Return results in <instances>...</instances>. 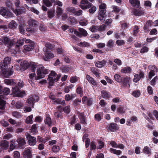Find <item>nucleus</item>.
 Instances as JSON below:
<instances>
[{"instance_id": "f257e3e1", "label": "nucleus", "mask_w": 158, "mask_h": 158, "mask_svg": "<svg viewBox=\"0 0 158 158\" xmlns=\"http://www.w3.org/2000/svg\"><path fill=\"white\" fill-rule=\"evenodd\" d=\"M79 6L83 10L89 8V13L91 14L94 13L97 10L96 6L89 2L88 0H81L80 4Z\"/></svg>"}, {"instance_id": "f03ea898", "label": "nucleus", "mask_w": 158, "mask_h": 158, "mask_svg": "<svg viewBox=\"0 0 158 158\" xmlns=\"http://www.w3.org/2000/svg\"><path fill=\"white\" fill-rule=\"evenodd\" d=\"M106 5L104 3H102L99 6L98 19L101 21L105 20L106 16Z\"/></svg>"}, {"instance_id": "7ed1b4c3", "label": "nucleus", "mask_w": 158, "mask_h": 158, "mask_svg": "<svg viewBox=\"0 0 158 158\" xmlns=\"http://www.w3.org/2000/svg\"><path fill=\"white\" fill-rule=\"evenodd\" d=\"M28 27L26 29V31L30 33L33 34L36 31L38 27L37 22L36 20L31 19L28 21Z\"/></svg>"}, {"instance_id": "20e7f679", "label": "nucleus", "mask_w": 158, "mask_h": 158, "mask_svg": "<svg viewBox=\"0 0 158 158\" xmlns=\"http://www.w3.org/2000/svg\"><path fill=\"white\" fill-rule=\"evenodd\" d=\"M114 78L115 80L117 82L121 83L123 87H126L128 85H130L129 83L130 78L127 76L123 77L119 74H115L114 75Z\"/></svg>"}, {"instance_id": "39448f33", "label": "nucleus", "mask_w": 158, "mask_h": 158, "mask_svg": "<svg viewBox=\"0 0 158 158\" xmlns=\"http://www.w3.org/2000/svg\"><path fill=\"white\" fill-rule=\"evenodd\" d=\"M49 70L45 68L42 65L38 66L37 71V79H39L43 78L45 75L48 74Z\"/></svg>"}, {"instance_id": "423d86ee", "label": "nucleus", "mask_w": 158, "mask_h": 158, "mask_svg": "<svg viewBox=\"0 0 158 158\" xmlns=\"http://www.w3.org/2000/svg\"><path fill=\"white\" fill-rule=\"evenodd\" d=\"M5 83L8 85L12 86V91L15 95L20 91L19 88L13 79H6L4 80Z\"/></svg>"}, {"instance_id": "0eeeda50", "label": "nucleus", "mask_w": 158, "mask_h": 158, "mask_svg": "<svg viewBox=\"0 0 158 158\" xmlns=\"http://www.w3.org/2000/svg\"><path fill=\"white\" fill-rule=\"evenodd\" d=\"M7 64L6 67H4L1 70V75L3 78H7L9 76L12 75L14 73V69L13 68V66L11 68H8V65Z\"/></svg>"}, {"instance_id": "6e6552de", "label": "nucleus", "mask_w": 158, "mask_h": 158, "mask_svg": "<svg viewBox=\"0 0 158 158\" xmlns=\"http://www.w3.org/2000/svg\"><path fill=\"white\" fill-rule=\"evenodd\" d=\"M39 100V98L37 96L35 95H31L28 98L26 102L28 106H31L33 108L35 103L38 102Z\"/></svg>"}, {"instance_id": "1a4fd4ad", "label": "nucleus", "mask_w": 158, "mask_h": 158, "mask_svg": "<svg viewBox=\"0 0 158 158\" xmlns=\"http://www.w3.org/2000/svg\"><path fill=\"white\" fill-rule=\"evenodd\" d=\"M0 14L6 18L12 17L13 15L12 12L4 7L0 9Z\"/></svg>"}, {"instance_id": "9d476101", "label": "nucleus", "mask_w": 158, "mask_h": 158, "mask_svg": "<svg viewBox=\"0 0 158 158\" xmlns=\"http://www.w3.org/2000/svg\"><path fill=\"white\" fill-rule=\"evenodd\" d=\"M78 30L79 31L74 29H72V31H73L74 34L79 37H81L82 36H86L87 35L88 33L87 31L83 28H79Z\"/></svg>"}, {"instance_id": "9b49d317", "label": "nucleus", "mask_w": 158, "mask_h": 158, "mask_svg": "<svg viewBox=\"0 0 158 158\" xmlns=\"http://www.w3.org/2000/svg\"><path fill=\"white\" fill-rule=\"evenodd\" d=\"M25 135L28 140V143L29 145L32 146L36 144L37 141L35 137L31 135L27 132L25 133Z\"/></svg>"}, {"instance_id": "f8f14e48", "label": "nucleus", "mask_w": 158, "mask_h": 158, "mask_svg": "<svg viewBox=\"0 0 158 158\" xmlns=\"http://www.w3.org/2000/svg\"><path fill=\"white\" fill-rule=\"evenodd\" d=\"M3 39V44L10 48L13 45V43L12 40L8 37L7 36H3L2 37Z\"/></svg>"}, {"instance_id": "ddd939ff", "label": "nucleus", "mask_w": 158, "mask_h": 158, "mask_svg": "<svg viewBox=\"0 0 158 158\" xmlns=\"http://www.w3.org/2000/svg\"><path fill=\"white\" fill-rule=\"evenodd\" d=\"M56 73L53 71L51 72L49 75L48 78V81L49 85L50 86H53L55 81V79L54 77H56Z\"/></svg>"}, {"instance_id": "4468645a", "label": "nucleus", "mask_w": 158, "mask_h": 158, "mask_svg": "<svg viewBox=\"0 0 158 158\" xmlns=\"http://www.w3.org/2000/svg\"><path fill=\"white\" fill-rule=\"evenodd\" d=\"M20 3L19 0H15V4L16 8L14 9V12L17 15H19L23 13V11L20 9L19 5Z\"/></svg>"}, {"instance_id": "2eb2a0df", "label": "nucleus", "mask_w": 158, "mask_h": 158, "mask_svg": "<svg viewBox=\"0 0 158 158\" xmlns=\"http://www.w3.org/2000/svg\"><path fill=\"white\" fill-rule=\"evenodd\" d=\"M35 47V43L34 42H31L29 44H28L24 46L23 52H29L32 51L33 49Z\"/></svg>"}, {"instance_id": "dca6fc26", "label": "nucleus", "mask_w": 158, "mask_h": 158, "mask_svg": "<svg viewBox=\"0 0 158 158\" xmlns=\"http://www.w3.org/2000/svg\"><path fill=\"white\" fill-rule=\"evenodd\" d=\"M11 59L9 57H7L5 58L3 60V62L0 64V69L1 70L4 67H6L7 64H9L10 62Z\"/></svg>"}, {"instance_id": "f3484780", "label": "nucleus", "mask_w": 158, "mask_h": 158, "mask_svg": "<svg viewBox=\"0 0 158 158\" xmlns=\"http://www.w3.org/2000/svg\"><path fill=\"white\" fill-rule=\"evenodd\" d=\"M144 73L143 71H140L139 74H135L134 75L133 81L136 83L138 82L140 79L144 78Z\"/></svg>"}, {"instance_id": "a211bd4d", "label": "nucleus", "mask_w": 158, "mask_h": 158, "mask_svg": "<svg viewBox=\"0 0 158 158\" xmlns=\"http://www.w3.org/2000/svg\"><path fill=\"white\" fill-rule=\"evenodd\" d=\"M153 22L151 20H147L145 23L143 29L145 32H148L150 30V27L152 26Z\"/></svg>"}, {"instance_id": "6ab92c4d", "label": "nucleus", "mask_w": 158, "mask_h": 158, "mask_svg": "<svg viewBox=\"0 0 158 158\" xmlns=\"http://www.w3.org/2000/svg\"><path fill=\"white\" fill-rule=\"evenodd\" d=\"M54 56V54L49 51H48V49L46 51L45 56L43 57V58L45 61H48L49 59L52 58Z\"/></svg>"}, {"instance_id": "aec40b11", "label": "nucleus", "mask_w": 158, "mask_h": 158, "mask_svg": "<svg viewBox=\"0 0 158 158\" xmlns=\"http://www.w3.org/2000/svg\"><path fill=\"white\" fill-rule=\"evenodd\" d=\"M23 156L24 158H32L31 152L29 148H26L23 153Z\"/></svg>"}, {"instance_id": "412c9836", "label": "nucleus", "mask_w": 158, "mask_h": 158, "mask_svg": "<svg viewBox=\"0 0 158 158\" xmlns=\"http://www.w3.org/2000/svg\"><path fill=\"white\" fill-rule=\"evenodd\" d=\"M129 2L135 8H139L140 6V2L139 0H129Z\"/></svg>"}, {"instance_id": "4be33fe9", "label": "nucleus", "mask_w": 158, "mask_h": 158, "mask_svg": "<svg viewBox=\"0 0 158 158\" xmlns=\"http://www.w3.org/2000/svg\"><path fill=\"white\" fill-rule=\"evenodd\" d=\"M133 13L134 15L136 16H141L144 14V10L137 9H134Z\"/></svg>"}, {"instance_id": "5701e85b", "label": "nucleus", "mask_w": 158, "mask_h": 158, "mask_svg": "<svg viewBox=\"0 0 158 158\" xmlns=\"http://www.w3.org/2000/svg\"><path fill=\"white\" fill-rule=\"evenodd\" d=\"M90 71L97 77L99 78L100 77V70L99 69L93 67L91 68Z\"/></svg>"}, {"instance_id": "b1692460", "label": "nucleus", "mask_w": 158, "mask_h": 158, "mask_svg": "<svg viewBox=\"0 0 158 158\" xmlns=\"http://www.w3.org/2000/svg\"><path fill=\"white\" fill-rule=\"evenodd\" d=\"M0 146L3 149H6L9 147V142L5 140H2L0 143Z\"/></svg>"}, {"instance_id": "393cba45", "label": "nucleus", "mask_w": 158, "mask_h": 158, "mask_svg": "<svg viewBox=\"0 0 158 158\" xmlns=\"http://www.w3.org/2000/svg\"><path fill=\"white\" fill-rule=\"evenodd\" d=\"M106 63V61L105 60L102 61H98L95 63L96 66L99 68H101L105 66Z\"/></svg>"}, {"instance_id": "a878e982", "label": "nucleus", "mask_w": 158, "mask_h": 158, "mask_svg": "<svg viewBox=\"0 0 158 158\" xmlns=\"http://www.w3.org/2000/svg\"><path fill=\"white\" fill-rule=\"evenodd\" d=\"M120 71L123 73H130L131 72L132 69L130 67L127 66L121 69Z\"/></svg>"}, {"instance_id": "bb28decb", "label": "nucleus", "mask_w": 158, "mask_h": 158, "mask_svg": "<svg viewBox=\"0 0 158 158\" xmlns=\"http://www.w3.org/2000/svg\"><path fill=\"white\" fill-rule=\"evenodd\" d=\"M101 94L102 97L105 99H108L110 97V94L106 90H103L101 91Z\"/></svg>"}, {"instance_id": "cd10ccee", "label": "nucleus", "mask_w": 158, "mask_h": 158, "mask_svg": "<svg viewBox=\"0 0 158 158\" xmlns=\"http://www.w3.org/2000/svg\"><path fill=\"white\" fill-rule=\"evenodd\" d=\"M86 78L89 83H91L94 85H96L97 82L94 80V78L91 77L90 75L87 74L86 75Z\"/></svg>"}, {"instance_id": "c85d7f7f", "label": "nucleus", "mask_w": 158, "mask_h": 158, "mask_svg": "<svg viewBox=\"0 0 158 158\" xmlns=\"http://www.w3.org/2000/svg\"><path fill=\"white\" fill-rule=\"evenodd\" d=\"M78 117L82 124L85 125L87 123L85 120L84 114L82 113H80L78 115Z\"/></svg>"}, {"instance_id": "c756f323", "label": "nucleus", "mask_w": 158, "mask_h": 158, "mask_svg": "<svg viewBox=\"0 0 158 158\" xmlns=\"http://www.w3.org/2000/svg\"><path fill=\"white\" fill-rule=\"evenodd\" d=\"M76 92L79 94L80 97L83 96V91L82 88L81 86L78 85V86L76 89Z\"/></svg>"}, {"instance_id": "7c9ffc66", "label": "nucleus", "mask_w": 158, "mask_h": 158, "mask_svg": "<svg viewBox=\"0 0 158 158\" xmlns=\"http://www.w3.org/2000/svg\"><path fill=\"white\" fill-rule=\"evenodd\" d=\"M9 123L12 125H15L16 127H19L21 125V122H16V121L11 118H10L8 119Z\"/></svg>"}, {"instance_id": "2f4dec72", "label": "nucleus", "mask_w": 158, "mask_h": 158, "mask_svg": "<svg viewBox=\"0 0 158 158\" xmlns=\"http://www.w3.org/2000/svg\"><path fill=\"white\" fill-rule=\"evenodd\" d=\"M24 38L21 37L20 39L18 40L15 43V45L17 47L22 46L24 44Z\"/></svg>"}, {"instance_id": "473e14b6", "label": "nucleus", "mask_w": 158, "mask_h": 158, "mask_svg": "<svg viewBox=\"0 0 158 158\" xmlns=\"http://www.w3.org/2000/svg\"><path fill=\"white\" fill-rule=\"evenodd\" d=\"M18 26V24L14 20H12L9 24L10 28L14 29Z\"/></svg>"}, {"instance_id": "72a5a7b5", "label": "nucleus", "mask_w": 158, "mask_h": 158, "mask_svg": "<svg viewBox=\"0 0 158 158\" xmlns=\"http://www.w3.org/2000/svg\"><path fill=\"white\" fill-rule=\"evenodd\" d=\"M55 10L53 9H50L48 11V17L50 19L53 18L55 15Z\"/></svg>"}, {"instance_id": "f704fd0d", "label": "nucleus", "mask_w": 158, "mask_h": 158, "mask_svg": "<svg viewBox=\"0 0 158 158\" xmlns=\"http://www.w3.org/2000/svg\"><path fill=\"white\" fill-rule=\"evenodd\" d=\"M36 67L37 65L35 63L31 62L30 63L29 68L28 69H30L32 72L35 73Z\"/></svg>"}, {"instance_id": "c9c22d12", "label": "nucleus", "mask_w": 158, "mask_h": 158, "mask_svg": "<svg viewBox=\"0 0 158 158\" xmlns=\"http://www.w3.org/2000/svg\"><path fill=\"white\" fill-rule=\"evenodd\" d=\"M16 141H15V140H12L10 141V151H12L14 150L16 146L17 145L16 143Z\"/></svg>"}, {"instance_id": "e433bc0d", "label": "nucleus", "mask_w": 158, "mask_h": 158, "mask_svg": "<svg viewBox=\"0 0 158 158\" xmlns=\"http://www.w3.org/2000/svg\"><path fill=\"white\" fill-rule=\"evenodd\" d=\"M6 6L12 10L14 11V8H13L14 5L12 2L10 0H7L6 2Z\"/></svg>"}, {"instance_id": "4c0bfd02", "label": "nucleus", "mask_w": 158, "mask_h": 158, "mask_svg": "<svg viewBox=\"0 0 158 158\" xmlns=\"http://www.w3.org/2000/svg\"><path fill=\"white\" fill-rule=\"evenodd\" d=\"M109 151L111 153L116 154L117 155H120L122 153V151L120 150H117L113 148H110Z\"/></svg>"}, {"instance_id": "58836bf2", "label": "nucleus", "mask_w": 158, "mask_h": 158, "mask_svg": "<svg viewBox=\"0 0 158 158\" xmlns=\"http://www.w3.org/2000/svg\"><path fill=\"white\" fill-rule=\"evenodd\" d=\"M6 102L0 97V109L4 110L5 108Z\"/></svg>"}, {"instance_id": "ea45409f", "label": "nucleus", "mask_w": 158, "mask_h": 158, "mask_svg": "<svg viewBox=\"0 0 158 158\" xmlns=\"http://www.w3.org/2000/svg\"><path fill=\"white\" fill-rule=\"evenodd\" d=\"M18 144L20 145H25L26 143V142L24 139L22 138H19L16 141Z\"/></svg>"}, {"instance_id": "a19ab883", "label": "nucleus", "mask_w": 158, "mask_h": 158, "mask_svg": "<svg viewBox=\"0 0 158 158\" xmlns=\"http://www.w3.org/2000/svg\"><path fill=\"white\" fill-rule=\"evenodd\" d=\"M143 153L149 155L151 154V151L150 149L147 146H146L143 149Z\"/></svg>"}, {"instance_id": "79ce46f5", "label": "nucleus", "mask_w": 158, "mask_h": 158, "mask_svg": "<svg viewBox=\"0 0 158 158\" xmlns=\"http://www.w3.org/2000/svg\"><path fill=\"white\" fill-rule=\"evenodd\" d=\"M44 122L45 124L48 125L49 127L51 125L52 120L51 118L49 116L47 117L44 120Z\"/></svg>"}, {"instance_id": "37998d69", "label": "nucleus", "mask_w": 158, "mask_h": 158, "mask_svg": "<svg viewBox=\"0 0 158 158\" xmlns=\"http://www.w3.org/2000/svg\"><path fill=\"white\" fill-rule=\"evenodd\" d=\"M10 90L9 88L4 87L3 88L2 94L5 95H7L10 93Z\"/></svg>"}, {"instance_id": "c03bdc74", "label": "nucleus", "mask_w": 158, "mask_h": 158, "mask_svg": "<svg viewBox=\"0 0 158 158\" xmlns=\"http://www.w3.org/2000/svg\"><path fill=\"white\" fill-rule=\"evenodd\" d=\"M33 115L31 114L28 116L26 119V122L27 123L31 124L33 123L32 118H33Z\"/></svg>"}, {"instance_id": "a18cd8bd", "label": "nucleus", "mask_w": 158, "mask_h": 158, "mask_svg": "<svg viewBox=\"0 0 158 158\" xmlns=\"http://www.w3.org/2000/svg\"><path fill=\"white\" fill-rule=\"evenodd\" d=\"M88 20L86 19H82L79 22V24L82 26H85L88 24Z\"/></svg>"}, {"instance_id": "49530a36", "label": "nucleus", "mask_w": 158, "mask_h": 158, "mask_svg": "<svg viewBox=\"0 0 158 158\" xmlns=\"http://www.w3.org/2000/svg\"><path fill=\"white\" fill-rule=\"evenodd\" d=\"M25 95V92L24 91H19L15 96L18 97H23Z\"/></svg>"}, {"instance_id": "de8ad7c7", "label": "nucleus", "mask_w": 158, "mask_h": 158, "mask_svg": "<svg viewBox=\"0 0 158 158\" xmlns=\"http://www.w3.org/2000/svg\"><path fill=\"white\" fill-rule=\"evenodd\" d=\"M106 27V25L105 24H102L101 25H100L99 26L97 27V30L99 31H104Z\"/></svg>"}, {"instance_id": "09e8293b", "label": "nucleus", "mask_w": 158, "mask_h": 158, "mask_svg": "<svg viewBox=\"0 0 158 158\" xmlns=\"http://www.w3.org/2000/svg\"><path fill=\"white\" fill-rule=\"evenodd\" d=\"M148 68H150V71H152L155 72H158V69L155 65L152 66L150 65L148 66Z\"/></svg>"}, {"instance_id": "8fccbe9b", "label": "nucleus", "mask_w": 158, "mask_h": 158, "mask_svg": "<svg viewBox=\"0 0 158 158\" xmlns=\"http://www.w3.org/2000/svg\"><path fill=\"white\" fill-rule=\"evenodd\" d=\"M158 79V77L157 76L155 77L150 82V84L152 86H155L156 84V82Z\"/></svg>"}, {"instance_id": "3c124183", "label": "nucleus", "mask_w": 158, "mask_h": 158, "mask_svg": "<svg viewBox=\"0 0 158 158\" xmlns=\"http://www.w3.org/2000/svg\"><path fill=\"white\" fill-rule=\"evenodd\" d=\"M43 1L44 4L47 7L51 6L52 5V3L49 0H43Z\"/></svg>"}, {"instance_id": "603ef678", "label": "nucleus", "mask_w": 158, "mask_h": 158, "mask_svg": "<svg viewBox=\"0 0 158 158\" xmlns=\"http://www.w3.org/2000/svg\"><path fill=\"white\" fill-rule=\"evenodd\" d=\"M114 44V42L113 41V40L111 39L109 40L108 42L107 46L109 48H112L113 47V45Z\"/></svg>"}, {"instance_id": "864d4df0", "label": "nucleus", "mask_w": 158, "mask_h": 158, "mask_svg": "<svg viewBox=\"0 0 158 158\" xmlns=\"http://www.w3.org/2000/svg\"><path fill=\"white\" fill-rule=\"evenodd\" d=\"M12 115L14 117L16 118H19L21 116V114L20 113L17 111H14L12 113Z\"/></svg>"}, {"instance_id": "5fc2aeb1", "label": "nucleus", "mask_w": 158, "mask_h": 158, "mask_svg": "<svg viewBox=\"0 0 158 158\" xmlns=\"http://www.w3.org/2000/svg\"><path fill=\"white\" fill-rule=\"evenodd\" d=\"M68 19L70 23L73 24H76L77 22V19L74 17L72 16L70 17Z\"/></svg>"}, {"instance_id": "6e6d98bb", "label": "nucleus", "mask_w": 158, "mask_h": 158, "mask_svg": "<svg viewBox=\"0 0 158 158\" xmlns=\"http://www.w3.org/2000/svg\"><path fill=\"white\" fill-rule=\"evenodd\" d=\"M54 115L56 118H62L63 117L62 113L60 111H57L56 112H55L54 114Z\"/></svg>"}, {"instance_id": "4d7b16f0", "label": "nucleus", "mask_w": 158, "mask_h": 158, "mask_svg": "<svg viewBox=\"0 0 158 158\" xmlns=\"http://www.w3.org/2000/svg\"><path fill=\"white\" fill-rule=\"evenodd\" d=\"M60 69L63 73H66L69 71V67L67 66H62L60 68Z\"/></svg>"}, {"instance_id": "13d9d810", "label": "nucleus", "mask_w": 158, "mask_h": 158, "mask_svg": "<svg viewBox=\"0 0 158 158\" xmlns=\"http://www.w3.org/2000/svg\"><path fill=\"white\" fill-rule=\"evenodd\" d=\"M15 106L17 109H19L23 107V104L20 102L18 101L16 102Z\"/></svg>"}, {"instance_id": "bf43d9fd", "label": "nucleus", "mask_w": 158, "mask_h": 158, "mask_svg": "<svg viewBox=\"0 0 158 158\" xmlns=\"http://www.w3.org/2000/svg\"><path fill=\"white\" fill-rule=\"evenodd\" d=\"M43 119L40 116H37L35 117V121L38 123H40Z\"/></svg>"}, {"instance_id": "052dcab7", "label": "nucleus", "mask_w": 158, "mask_h": 158, "mask_svg": "<svg viewBox=\"0 0 158 158\" xmlns=\"http://www.w3.org/2000/svg\"><path fill=\"white\" fill-rule=\"evenodd\" d=\"M117 111L119 114H123L125 113V111L124 110L123 107H119L117 109Z\"/></svg>"}, {"instance_id": "680f3d73", "label": "nucleus", "mask_w": 158, "mask_h": 158, "mask_svg": "<svg viewBox=\"0 0 158 158\" xmlns=\"http://www.w3.org/2000/svg\"><path fill=\"white\" fill-rule=\"evenodd\" d=\"M75 9L74 7H68L67 8V10L69 12L72 13L73 14L75 12Z\"/></svg>"}, {"instance_id": "e2e57ef3", "label": "nucleus", "mask_w": 158, "mask_h": 158, "mask_svg": "<svg viewBox=\"0 0 158 158\" xmlns=\"http://www.w3.org/2000/svg\"><path fill=\"white\" fill-rule=\"evenodd\" d=\"M132 94L135 97H138L140 96V93L139 91L135 90L133 92Z\"/></svg>"}, {"instance_id": "0e129e2a", "label": "nucleus", "mask_w": 158, "mask_h": 158, "mask_svg": "<svg viewBox=\"0 0 158 158\" xmlns=\"http://www.w3.org/2000/svg\"><path fill=\"white\" fill-rule=\"evenodd\" d=\"M125 43L123 40H118L116 42V44L118 46L123 45Z\"/></svg>"}, {"instance_id": "69168bd1", "label": "nucleus", "mask_w": 158, "mask_h": 158, "mask_svg": "<svg viewBox=\"0 0 158 158\" xmlns=\"http://www.w3.org/2000/svg\"><path fill=\"white\" fill-rule=\"evenodd\" d=\"M63 10L62 8L59 7H57L56 10V13L58 15H61L62 14Z\"/></svg>"}, {"instance_id": "338daca9", "label": "nucleus", "mask_w": 158, "mask_h": 158, "mask_svg": "<svg viewBox=\"0 0 158 158\" xmlns=\"http://www.w3.org/2000/svg\"><path fill=\"white\" fill-rule=\"evenodd\" d=\"M79 46L82 47H86L89 46V43L85 42H81L79 44Z\"/></svg>"}, {"instance_id": "774afa93", "label": "nucleus", "mask_w": 158, "mask_h": 158, "mask_svg": "<svg viewBox=\"0 0 158 158\" xmlns=\"http://www.w3.org/2000/svg\"><path fill=\"white\" fill-rule=\"evenodd\" d=\"M19 29L21 33L23 34L25 33V31L22 25H19Z\"/></svg>"}]
</instances>
